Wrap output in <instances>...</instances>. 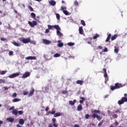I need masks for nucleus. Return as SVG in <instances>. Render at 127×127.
I'll use <instances>...</instances> for the list:
<instances>
[{"label": "nucleus", "mask_w": 127, "mask_h": 127, "mask_svg": "<svg viewBox=\"0 0 127 127\" xmlns=\"http://www.w3.org/2000/svg\"><path fill=\"white\" fill-rule=\"evenodd\" d=\"M48 27L49 29H52V28H55V29H57V34L59 37L63 36V34L60 32V30H61V28H60V26L58 25H48Z\"/></svg>", "instance_id": "nucleus-1"}, {"label": "nucleus", "mask_w": 127, "mask_h": 127, "mask_svg": "<svg viewBox=\"0 0 127 127\" xmlns=\"http://www.w3.org/2000/svg\"><path fill=\"white\" fill-rule=\"evenodd\" d=\"M123 86L124 85H123L122 83L117 82L115 84V86H111V91H114L115 90L123 88Z\"/></svg>", "instance_id": "nucleus-2"}, {"label": "nucleus", "mask_w": 127, "mask_h": 127, "mask_svg": "<svg viewBox=\"0 0 127 127\" xmlns=\"http://www.w3.org/2000/svg\"><path fill=\"white\" fill-rule=\"evenodd\" d=\"M19 40L21 41V42H22L23 43H24L25 44H26L27 43H31V41L30 40V38H20Z\"/></svg>", "instance_id": "nucleus-3"}, {"label": "nucleus", "mask_w": 127, "mask_h": 127, "mask_svg": "<svg viewBox=\"0 0 127 127\" xmlns=\"http://www.w3.org/2000/svg\"><path fill=\"white\" fill-rule=\"evenodd\" d=\"M28 23L31 27H34V26L37 25V22L36 21H32V22L29 21Z\"/></svg>", "instance_id": "nucleus-4"}, {"label": "nucleus", "mask_w": 127, "mask_h": 127, "mask_svg": "<svg viewBox=\"0 0 127 127\" xmlns=\"http://www.w3.org/2000/svg\"><path fill=\"white\" fill-rule=\"evenodd\" d=\"M125 102H127V98L126 97H122L121 100L118 101V104L119 105H123Z\"/></svg>", "instance_id": "nucleus-5"}, {"label": "nucleus", "mask_w": 127, "mask_h": 127, "mask_svg": "<svg viewBox=\"0 0 127 127\" xmlns=\"http://www.w3.org/2000/svg\"><path fill=\"white\" fill-rule=\"evenodd\" d=\"M92 117L93 119H96V118L98 121H101V120L103 119V117H101L98 115H96L95 113L92 114Z\"/></svg>", "instance_id": "nucleus-6"}, {"label": "nucleus", "mask_w": 127, "mask_h": 127, "mask_svg": "<svg viewBox=\"0 0 127 127\" xmlns=\"http://www.w3.org/2000/svg\"><path fill=\"white\" fill-rule=\"evenodd\" d=\"M19 75H20V72H16L9 75V78L12 79L13 78H15V77H18Z\"/></svg>", "instance_id": "nucleus-7"}, {"label": "nucleus", "mask_w": 127, "mask_h": 127, "mask_svg": "<svg viewBox=\"0 0 127 127\" xmlns=\"http://www.w3.org/2000/svg\"><path fill=\"white\" fill-rule=\"evenodd\" d=\"M30 76V73L27 71L25 72V73L22 76V78H27V77H29Z\"/></svg>", "instance_id": "nucleus-8"}, {"label": "nucleus", "mask_w": 127, "mask_h": 127, "mask_svg": "<svg viewBox=\"0 0 127 127\" xmlns=\"http://www.w3.org/2000/svg\"><path fill=\"white\" fill-rule=\"evenodd\" d=\"M26 60H36V57H32V56H29L26 58Z\"/></svg>", "instance_id": "nucleus-9"}, {"label": "nucleus", "mask_w": 127, "mask_h": 127, "mask_svg": "<svg viewBox=\"0 0 127 127\" xmlns=\"http://www.w3.org/2000/svg\"><path fill=\"white\" fill-rule=\"evenodd\" d=\"M58 47H63L64 44H63V43H62V41H61V40H59L58 41Z\"/></svg>", "instance_id": "nucleus-10"}, {"label": "nucleus", "mask_w": 127, "mask_h": 127, "mask_svg": "<svg viewBox=\"0 0 127 127\" xmlns=\"http://www.w3.org/2000/svg\"><path fill=\"white\" fill-rule=\"evenodd\" d=\"M77 102V100L76 99L73 100V101L71 100L69 101V104L70 105V106H74L75 105V103Z\"/></svg>", "instance_id": "nucleus-11"}, {"label": "nucleus", "mask_w": 127, "mask_h": 127, "mask_svg": "<svg viewBox=\"0 0 127 127\" xmlns=\"http://www.w3.org/2000/svg\"><path fill=\"white\" fill-rule=\"evenodd\" d=\"M19 124L21 125V126H23V125H24V120H23V119H20L19 120Z\"/></svg>", "instance_id": "nucleus-12"}, {"label": "nucleus", "mask_w": 127, "mask_h": 127, "mask_svg": "<svg viewBox=\"0 0 127 127\" xmlns=\"http://www.w3.org/2000/svg\"><path fill=\"white\" fill-rule=\"evenodd\" d=\"M43 43H44V44H50V43H51V42H50V41L46 39H43Z\"/></svg>", "instance_id": "nucleus-13"}, {"label": "nucleus", "mask_w": 127, "mask_h": 127, "mask_svg": "<svg viewBox=\"0 0 127 127\" xmlns=\"http://www.w3.org/2000/svg\"><path fill=\"white\" fill-rule=\"evenodd\" d=\"M12 43L14 45V46H16L17 47H19L21 46V45L19 43H16V42H12Z\"/></svg>", "instance_id": "nucleus-14"}, {"label": "nucleus", "mask_w": 127, "mask_h": 127, "mask_svg": "<svg viewBox=\"0 0 127 127\" xmlns=\"http://www.w3.org/2000/svg\"><path fill=\"white\" fill-rule=\"evenodd\" d=\"M49 3L51 5H52V6H54L56 4V1L51 0L49 1Z\"/></svg>", "instance_id": "nucleus-15"}, {"label": "nucleus", "mask_w": 127, "mask_h": 127, "mask_svg": "<svg viewBox=\"0 0 127 127\" xmlns=\"http://www.w3.org/2000/svg\"><path fill=\"white\" fill-rule=\"evenodd\" d=\"M78 30L80 34H83L84 33V31L83 30V27H79Z\"/></svg>", "instance_id": "nucleus-16"}, {"label": "nucleus", "mask_w": 127, "mask_h": 127, "mask_svg": "<svg viewBox=\"0 0 127 127\" xmlns=\"http://www.w3.org/2000/svg\"><path fill=\"white\" fill-rule=\"evenodd\" d=\"M31 16L32 18H33V19H35V20H37V19H36V18H35L36 17V14H35V13L32 12L31 13Z\"/></svg>", "instance_id": "nucleus-17"}, {"label": "nucleus", "mask_w": 127, "mask_h": 127, "mask_svg": "<svg viewBox=\"0 0 127 127\" xmlns=\"http://www.w3.org/2000/svg\"><path fill=\"white\" fill-rule=\"evenodd\" d=\"M33 94H34V89H33L32 91L29 93L28 97H32Z\"/></svg>", "instance_id": "nucleus-18"}, {"label": "nucleus", "mask_w": 127, "mask_h": 127, "mask_svg": "<svg viewBox=\"0 0 127 127\" xmlns=\"http://www.w3.org/2000/svg\"><path fill=\"white\" fill-rule=\"evenodd\" d=\"M7 121H8V122H9V123H12L14 121V119L11 117L8 118H7Z\"/></svg>", "instance_id": "nucleus-19"}, {"label": "nucleus", "mask_w": 127, "mask_h": 127, "mask_svg": "<svg viewBox=\"0 0 127 127\" xmlns=\"http://www.w3.org/2000/svg\"><path fill=\"white\" fill-rule=\"evenodd\" d=\"M20 101H21V99L15 98V99L12 100V102L13 103H16L17 102H20Z\"/></svg>", "instance_id": "nucleus-20"}, {"label": "nucleus", "mask_w": 127, "mask_h": 127, "mask_svg": "<svg viewBox=\"0 0 127 127\" xmlns=\"http://www.w3.org/2000/svg\"><path fill=\"white\" fill-rule=\"evenodd\" d=\"M111 36H112V35L111 34H109L106 40H105V42H108V41H109V40L111 39Z\"/></svg>", "instance_id": "nucleus-21"}, {"label": "nucleus", "mask_w": 127, "mask_h": 127, "mask_svg": "<svg viewBox=\"0 0 127 127\" xmlns=\"http://www.w3.org/2000/svg\"><path fill=\"white\" fill-rule=\"evenodd\" d=\"M12 114L13 115H14V116H17V114H18L17 110L16 109L13 110L12 112Z\"/></svg>", "instance_id": "nucleus-22"}, {"label": "nucleus", "mask_w": 127, "mask_h": 127, "mask_svg": "<svg viewBox=\"0 0 127 127\" xmlns=\"http://www.w3.org/2000/svg\"><path fill=\"white\" fill-rule=\"evenodd\" d=\"M84 81L82 80H78L76 81V84H78L79 85H83Z\"/></svg>", "instance_id": "nucleus-23"}, {"label": "nucleus", "mask_w": 127, "mask_h": 127, "mask_svg": "<svg viewBox=\"0 0 127 127\" xmlns=\"http://www.w3.org/2000/svg\"><path fill=\"white\" fill-rule=\"evenodd\" d=\"M82 109H83V106H82V105H78L77 106V111H82Z\"/></svg>", "instance_id": "nucleus-24"}, {"label": "nucleus", "mask_w": 127, "mask_h": 127, "mask_svg": "<svg viewBox=\"0 0 127 127\" xmlns=\"http://www.w3.org/2000/svg\"><path fill=\"white\" fill-rule=\"evenodd\" d=\"M60 116H62V114H61V113H55L54 115V117L55 118H57V117H60Z\"/></svg>", "instance_id": "nucleus-25"}, {"label": "nucleus", "mask_w": 127, "mask_h": 127, "mask_svg": "<svg viewBox=\"0 0 127 127\" xmlns=\"http://www.w3.org/2000/svg\"><path fill=\"white\" fill-rule=\"evenodd\" d=\"M93 114H101V111L100 110H95L92 112Z\"/></svg>", "instance_id": "nucleus-26"}, {"label": "nucleus", "mask_w": 127, "mask_h": 127, "mask_svg": "<svg viewBox=\"0 0 127 127\" xmlns=\"http://www.w3.org/2000/svg\"><path fill=\"white\" fill-rule=\"evenodd\" d=\"M63 12L65 14V15H70V13L68 12L67 10H63Z\"/></svg>", "instance_id": "nucleus-27"}, {"label": "nucleus", "mask_w": 127, "mask_h": 127, "mask_svg": "<svg viewBox=\"0 0 127 127\" xmlns=\"http://www.w3.org/2000/svg\"><path fill=\"white\" fill-rule=\"evenodd\" d=\"M99 37H100V35L96 34L93 37V39H97Z\"/></svg>", "instance_id": "nucleus-28"}, {"label": "nucleus", "mask_w": 127, "mask_h": 127, "mask_svg": "<svg viewBox=\"0 0 127 127\" xmlns=\"http://www.w3.org/2000/svg\"><path fill=\"white\" fill-rule=\"evenodd\" d=\"M117 37H118V35L117 34L114 35L112 37L111 40L112 41L115 40V39H116Z\"/></svg>", "instance_id": "nucleus-29"}, {"label": "nucleus", "mask_w": 127, "mask_h": 127, "mask_svg": "<svg viewBox=\"0 0 127 127\" xmlns=\"http://www.w3.org/2000/svg\"><path fill=\"white\" fill-rule=\"evenodd\" d=\"M67 45L68 46H74V45H75V43L69 42L67 43Z\"/></svg>", "instance_id": "nucleus-30"}, {"label": "nucleus", "mask_w": 127, "mask_h": 127, "mask_svg": "<svg viewBox=\"0 0 127 127\" xmlns=\"http://www.w3.org/2000/svg\"><path fill=\"white\" fill-rule=\"evenodd\" d=\"M54 109H52V111H49V114H51V115H55V111L54 110Z\"/></svg>", "instance_id": "nucleus-31"}, {"label": "nucleus", "mask_w": 127, "mask_h": 127, "mask_svg": "<svg viewBox=\"0 0 127 127\" xmlns=\"http://www.w3.org/2000/svg\"><path fill=\"white\" fill-rule=\"evenodd\" d=\"M81 23L83 26H86V23H85V21L83 20H81Z\"/></svg>", "instance_id": "nucleus-32"}, {"label": "nucleus", "mask_w": 127, "mask_h": 127, "mask_svg": "<svg viewBox=\"0 0 127 127\" xmlns=\"http://www.w3.org/2000/svg\"><path fill=\"white\" fill-rule=\"evenodd\" d=\"M104 123V120H102L98 125V127H101L102 125Z\"/></svg>", "instance_id": "nucleus-33"}, {"label": "nucleus", "mask_w": 127, "mask_h": 127, "mask_svg": "<svg viewBox=\"0 0 127 127\" xmlns=\"http://www.w3.org/2000/svg\"><path fill=\"white\" fill-rule=\"evenodd\" d=\"M73 4L75 6H78V5H79V2L77 1H75Z\"/></svg>", "instance_id": "nucleus-34"}, {"label": "nucleus", "mask_w": 127, "mask_h": 127, "mask_svg": "<svg viewBox=\"0 0 127 127\" xmlns=\"http://www.w3.org/2000/svg\"><path fill=\"white\" fill-rule=\"evenodd\" d=\"M2 83L4 84V83H5V80H4V79H0V84H1Z\"/></svg>", "instance_id": "nucleus-35"}, {"label": "nucleus", "mask_w": 127, "mask_h": 127, "mask_svg": "<svg viewBox=\"0 0 127 127\" xmlns=\"http://www.w3.org/2000/svg\"><path fill=\"white\" fill-rule=\"evenodd\" d=\"M60 56H61V55L58 53L55 54L54 55V57H60Z\"/></svg>", "instance_id": "nucleus-36"}, {"label": "nucleus", "mask_w": 127, "mask_h": 127, "mask_svg": "<svg viewBox=\"0 0 127 127\" xmlns=\"http://www.w3.org/2000/svg\"><path fill=\"white\" fill-rule=\"evenodd\" d=\"M28 9H29L30 10V11H33V8H32V7H31V6H28Z\"/></svg>", "instance_id": "nucleus-37"}, {"label": "nucleus", "mask_w": 127, "mask_h": 127, "mask_svg": "<svg viewBox=\"0 0 127 127\" xmlns=\"http://www.w3.org/2000/svg\"><path fill=\"white\" fill-rule=\"evenodd\" d=\"M57 19H60V15L59 13L56 14Z\"/></svg>", "instance_id": "nucleus-38"}, {"label": "nucleus", "mask_w": 127, "mask_h": 127, "mask_svg": "<svg viewBox=\"0 0 127 127\" xmlns=\"http://www.w3.org/2000/svg\"><path fill=\"white\" fill-rule=\"evenodd\" d=\"M17 96V94H16V93H14L12 95V98H16V96Z\"/></svg>", "instance_id": "nucleus-39"}, {"label": "nucleus", "mask_w": 127, "mask_h": 127, "mask_svg": "<svg viewBox=\"0 0 127 127\" xmlns=\"http://www.w3.org/2000/svg\"><path fill=\"white\" fill-rule=\"evenodd\" d=\"M104 77L105 78H107V79H109V77H108V73L107 72L104 73Z\"/></svg>", "instance_id": "nucleus-40"}, {"label": "nucleus", "mask_w": 127, "mask_h": 127, "mask_svg": "<svg viewBox=\"0 0 127 127\" xmlns=\"http://www.w3.org/2000/svg\"><path fill=\"white\" fill-rule=\"evenodd\" d=\"M114 52L115 53H116L117 54H118V53H119V49L115 48L114 49Z\"/></svg>", "instance_id": "nucleus-41"}, {"label": "nucleus", "mask_w": 127, "mask_h": 127, "mask_svg": "<svg viewBox=\"0 0 127 127\" xmlns=\"http://www.w3.org/2000/svg\"><path fill=\"white\" fill-rule=\"evenodd\" d=\"M5 73H6V70H2L1 72V75H4V74H5Z\"/></svg>", "instance_id": "nucleus-42"}, {"label": "nucleus", "mask_w": 127, "mask_h": 127, "mask_svg": "<svg viewBox=\"0 0 127 127\" xmlns=\"http://www.w3.org/2000/svg\"><path fill=\"white\" fill-rule=\"evenodd\" d=\"M90 117V115L89 114H86L85 115V119L86 120H89V117Z\"/></svg>", "instance_id": "nucleus-43"}, {"label": "nucleus", "mask_w": 127, "mask_h": 127, "mask_svg": "<svg viewBox=\"0 0 127 127\" xmlns=\"http://www.w3.org/2000/svg\"><path fill=\"white\" fill-rule=\"evenodd\" d=\"M1 41H6V38H1L0 39Z\"/></svg>", "instance_id": "nucleus-44"}, {"label": "nucleus", "mask_w": 127, "mask_h": 127, "mask_svg": "<svg viewBox=\"0 0 127 127\" xmlns=\"http://www.w3.org/2000/svg\"><path fill=\"white\" fill-rule=\"evenodd\" d=\"M18 114H19V115H22V114H23V111H19L18 112Z\"/></svg>", "instance_id": "nucleus-45"}, {"label": "nucleus", "mask_w": 127, "mask_h": 127, "mask_svg": "<svg viewBox=\"0 0 127 127\" xmlns=\"http://www.w3.org/2000/svg\"><path fill=\"white\" fill-rule=\"evenodd\" d=\"M9 55L10 56H11V55H13V51H9Z\"/></svg>", "instance_id": "nucleus-46"}, {"label": "nucleus", "mask_w": 127, "mask_h": 127, "mask_svg": "<svg viewBox=\"0 0 127 127\" xmlns=\"http://www.w3.org/2000/svg\"><path fill=\"white\" fill-rule=\"evenodd\" d=\"M61 9L63 10H64V9H67V7L62 6L61 7Z\"/></svg>", "instance_id": "nucleus-47"}, {"label": "nucleus", "mask_w": 127, "mask_h": 127, "mask_svg": "<svg viewBox=\"0 0 127 127\" xmlns=\"http://www.w3.org/2000/svg\"><path fill=\"white\" fill-rule=\"evenodd\" d=\"M113 117L114 118V119H117V118H118V115L117 114H114L113 115Z\"/></svg>", "instance_id": "nucleus-48"}, {"label": "nucleus", "mask_w": 127, "mask_h": 127, "mask_svg": "<svg viewBox=\"0 0 127 127\" xmlns=\"http://www.w3.org/2000/svg\"><path fill=\"white\" fill-rule=\"evenodd\" d=\"M67 93H68V91H67L66 90H63L62 91V94H67Z\"/></svg>", "instance_id": "nucleus-49"}, {"label": "nucleus", "mask_w": 127, "mask_h": 127, "mask_svg": "<svg viewBox=\"0 0 127 127\" xmlns=\"http://www.w3.org/2000/svg\"><path fill=\"white\" fill-rule=\"evenodd\" d=\"M3 88L4 91H7V90H8V89H9L10 87H4Z\"/></svg>", "instance_id": "nucleus-50"}, {"label": "nucleus", "mask_w": 127, "mask_h": 127, "mask_svg": "<svg viewBox=\"0 0 127 127\" xmlns=\"http://www.w3.org/2000/svg\"><path fill=\"white\" fill-rule=\"evenodd\" d=\"M28 94V92H27V91H25L23 93L24 96H26V95H27Z\"/></svg>", "instance_id": "nucleus-51"}, {"label": "nucleus", "mask_w": 127, "mask_h": 127, "mask_svg": "<svg viewBox=\"0 0 127 127\" xmlns=\"http://www.w3.org/2000/svg\"><path fill=\"white\" fill-rule=\"evenodd\" d=\"M52 121L53 122V124H55V123L56 122V119L53 118Z\"/></svg>", "instance_id": "nucleus-52"}, {"label": "nucleus", "mask_w": 127, "mask_h": 127, "mask_svg": "<svg viewBox=\"0 0 127 127\" xmlns=\"http://www.w3.org/2000/svg\"><path fill=\"white\" fill-rule=\"evenodd\" d=\"M49 32V29H46L45 30V33H48Z\"/></svg>", "instance_id": "nucleus-53"}, {"label": "nucleus", "mask_w": 127, "mask_h": 127, "mask_svg": "<svg viewBox=\"0 0 127 127\" xmlns=\"http://www.w3.org/2000/svg\"><path fill=\"white\" fill-rule=\"evenodd\" d=\"M104 52H108V48H105L104 49Z\"/></svg>", "instance_id": "nucleus-54"}, {"label": "nucleus", "mask_w": 127, "mask_h": 127, "mask_svg": "<svg viewBox=\"0 0 127 127\" xmlns=\"http://www.w3.org/2000/svg\"><path fill=\"white\" fill-rule=\"evenodd\" d=\"M45 111L46 112H48V111H49V107H46Z\"/></svg>", "instance_id": "nucleus-55"}, {"label": "nucleus", "mask_w": 127, "mask_h": 127, "mask_svg": "<svg viewBox=\"0 0 127 127\" xmlns=\"http://www.w3.org/2000/svg\"><path fill=\"white\" fill-rule=\"evenodd\" d=\"M13 109H14V107H11L9 108V111H12V110H13Z\"/></svg>", "instance_id": "nucleus-56"}, {"label": "nucleus", "mask_w": 127, "mask_h": 127, "mask_svg": "<svg viewBox=\"0 0 127 127\" xmlns=\"http://www.w3.org/2000/svg\"><path fill=\"white\" fill-rule=\"evenodd\" d=\"M103 72H104V73H107V69L103 68Z\"/></svg>", "instance_id": "nucleus-57"}, {"label": "nucleus", "mask_w": 127, "mask_h": 127, "mask_svg": "<svg viewBox=\"0 0 127 127\" xmlns=\"http://www.w3.org/2000/svg\"><path fill=\"white\" fill-rule=\"evenodd\" d=\"M2 124H3V122H2V121H0V127H1Z\"/></svg>", "instance_id": "nucleus-58"}, {"label": "nucleus", "mask_w": 127, "mask_h": 127, "mask_svg": "<svg viewBox=\"0 0 127 127\" xmlns=\"http://www.w3.org/2000/svg\"><path fill=\"white\" fill-rule=\"evenodd\" d=\"M54 127H58V125L55 123H54V125H53Z\"/></svg>", "instance_id": "nucleus-59"}, {"label": "nucleus", "mask_w": 127, "mask_h": 127, "mask_svg": "<svg viewBox=\"0 0 127 127\" xmlns=\"http://www.w3.org/2000/svg\"><path fill=\"white\" fill-rule=\"evenodd\" d=\"M115 113H116V114H119V113H121L120 112V111L119 110H116L115 111Z\"/></svg>", "instance_id": "nucleus-60"}, {"label": "nucleus", "mask_w": 127, "mask_h": 127, "mask_svg": "<svg viewBox=\"0 0 127 127\" xmlns=\"http://www.w3.org/2000/svg\"><path fill=\"white\" fill-rule=\"evenodd\" d=\"M80 99H81L82 101H85V98H84V97H80Z\"/></svg>", "instance_id": "nucleus-61"}, {"label": "nucleus", "mask_w": 127, "mask_h": 127, "mask_svg": "<svg viewBox=\"0 0 127 127\" xmlns=\"http://www.w3.org/2000/svg\"><path fill=\"white\" fill-rule=\"evenodd\" d=\"M74 127H80V126H79V125H78L77 124H75L74 125Z\"/></svg>", "instance_id": "nucleus-62"}, {"label": "nucleus", "mask_w": 127, "mask_h": 127, "mask_svg": "<svg viewBox=\"0 0 127 127\" xmlns=\"http://www.w3.org/2000/svg\"><path fill=\"white\" fill-rule=\"evenodd\" d=\"M98 48L99 49H102L103 47L101 46H99Z\"/></svg>", "instance_id": "nucleus-63"}, {"label": "nucleus", "mask_w": 127, "mask_h": 127, "mask_svg": "<svg viewBox=\"0 0 127 127\" xmlns=\"http://www.w3.org/2000/svg\"><path fill=\"white\" fill-rule=\"evenodd\" d=\"M16 127H22V126H20L19 124H17V125H16Z\"/></svg>", "instance_id": "nucleus-64"}]
</instances>
